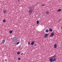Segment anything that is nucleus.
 I'll list each match as a JSON object with an SVG mask.
<instances>
[{
  "label": "nucleus",
  "instance_id": "obj_12",
  "mask_svg": "<svg viewBox=\"0 0 62 62\" xmlns=\"http://www.w3.org/2000/svg\"><path fill=\"white\" fill-rule=\"evenodd\" d=\"M49 31L50 32H52V29H49Z\"/></svg>",
  "mask_w": 62,
  "mask_h": 62
},
{
  "label": "nucleus",
  "instance_id": "obj_5",
  "mask_svg": "<svg viewBox=\"0 0 62 62\" xmlns=\"http://www.w3.org/2000/svg\"><path fill=\"white\" fill-rule=\"evenodd\" d=\"M3 11L4 13H5L7 12V10H6V9L3 10Z\"/></svg>",
  "mask_w": 62,
  "mask_h": 62
},
{
  "label": "nucleus",
  "instance_id": "obj_10",
  "mask_svg": "<svg viewBox=\"0 0 62 62\" xmlns=\"http://www.w3.org/2000/svg\"><path fill=\"white\" fill-rule=\"evenodd\" d=\"M13 32L12 31H9V33L10 34H11Z\"/></svg>",
  "mask_w": 62,
  "mask_h": 62
},
{
  "label": "nucleus",
  "instance_id": "obj_20",
  "mask_svg": "<svg viewBox=\"0 0 62 62\" xmlns=\"http://www.w3.org/2000/svg\"><path fill=\"white\" fill-rule=\"evenodd\" d=\"M41 6H45V5H44V4H42V5H41Z\"/></svg>",
  "mask_w": 62,
  "mask_h": 62
},
{
  "label": "nucleus",
  "instance_id": "obj_11",
  "mask_svg": "<svg viewBox=\"0 0 62 62\" xmlns=\"http://www.w3.org/2000/svg\"><path fill=\"white\" fill-rule=\"evenodd\" d=\"M46 33H48V30L46 29Z\"/></svg>",
  "mask_w": 62,
  "mask_h": 62
},
{
  "label": "nucleus",
  "instance_id": "obj_15",
  "mask_svg": "<svg viewBox=\"0 0 62 62\" xmlns=\"http://www.w3.org/2000/svg\"><path fill=\"white\" fill-rule=\"evenodd\" d=\"M6 20H5L4 19L3 20V22L4 23H5L6 22Z\"/></svg>",
  "mask_w": 62,
  "mask_h": 62
},
{
  "label": "nucleus",
  "instance_id": "obj_7",
  "mask_svg": "<svg viewBox=\"0 0 62 62\" xmlns=\"http://www.w3.org/2000/svg\"><path fill=\"white\" fill-rule=\"evenodd\" d=\"M57 46V45L56 44H55L54 46V47L55 48H56Z\"/></svg>",
  "mask_w": 62,
  "mask_h": 62
},
{
  "label": "nucleus",
  "instance_id": "obj_2",
  "mask_svg": "<svg viewBox=\"0 0 62 62\" xmlns=\"http://www.w3.org/2000/svg\"><path fill=\"white\" fill-rule=\"evenodd\" d=\"M54 32H52V33H51V35H50L49 37H50V38H52L53 37V36H54Z\"/></svg>",
  "mask_w": 62,
  "mask_h": 62
},
{
  "label": "nucleus",
  "instance_id": "obj_6",
  "mask_svg": "<svg viewBox=\"0 0 62 62\" xmlns=\"http://www.w3.org/2000/svg\"><path fill=\"white\" fill-rule=\"evenodd\" d=\"M5 40H3L1 42V43L3 44H4V43L5 42Z\"/></svg>",
  "mask_w": 62,
  "mask_h": 62
},
{
  "label": "nucleus",
  "instance_id": "obj_24",
  "mask_svg": "<svg viewBox=\"0 0 62 62\" xmlns=\"http://www.w3.org/2000/svg\"><path fill=\"white\" fill-rule=\"evenodd\" d=\"M18 1L19 2V1H20L19 0H18Z\"/></svg>",
  "mask_w": 62,
  "mask_h": 62
},
{
  "label": "nucleus",
  "instance_id": "obj_8",
  "mask_svg": "<svg viewBox=\"0 0 62 62\" xmlns=\"http://www.w3.org/2000/svg\"><path fill=\"white\" fill-rule=\"evenodd\" d=\"M16 40V38H14L13 39V40L14 41H15Z\"/></svg>",
  "mask_w": 62,
  "mask_h": 62
},
{
  "label": "nucleus",
  "instance_id": "obj_18",
  "mask_svg": "<svg viewBox=\"0 0 62 62\" xmlns=\"http://www.w3.org/2000/svg\"><path fill=\"white\" fill-rule=\"evenodd\" d=\"M28 44L30 45V42H28Z\"/></svg>",
  "mask_w": 62,
  "mask_h": 62
},
{
  "label": "nucleus",
  "instance_id": "obj_19",
  "mask_svg": "<svg viewBox=\"0 0 62 62\" xmlns=\"http://www.w3.org/2000/svg\"><path fill=\"white\" fill-rule=\"evenodd\" d=\"M19 42H18L17 43V44H16V45H17L18 44H19Z\"/></svg>",
  "mask_w": 62,
  "mask_h": 62
},
{
  "label": "nucleus",
  "instance_id": "obj_21",
  "mask_svg": "<svg viewBox=\"0 0 62 62\" xmlns=\"http://www.w3.org/2000/svg\"><path fill=\"white\" fill-rule=\"evenodd\" d=\"M18 60H21V59H20V58H18Z\"/></svg>",
  "mask_w": 62,
  "mask_h": 62
},
{
  "label": "nucleus",
  "instance_id": "obj_13",
  "mask_svg": "<svg viewBox=\"0 0 62 62\" xmlns=\"http://www.w3.org/2000/svg\"><path fill=\"white\" fill-rule=\"evenodd\" d=\"M61 9H58V12H60L61 11Z\"/></svg>",
  "mask_w": 62,
  "mask_h": 62
},
{
  "label": "nucleus",
  "instance_id": "obj_22",
  "mask_svg": "<svg viewBox=\"0 0 62 62\" xmlns=\"http://www.w3.org/2000/svg\"><path fill=\"white\" fill-rule=\"evenodd\" d=\"M29 9H30L31 8V7H29Z\"/></svg>",
  "mask_w": 62,
  "mask_h": 62
},
{
  "label": "nucleus",
  "instance_id": "obj_3",
  "mask_svg": "<svg viewBox=\"0 0 62 62\" xmlns=\"http://www.w3.org/2000/svg\"><path fill=\"white\" fill-rule=\"evenodd\" d=\"M48 35V34H47L46 33V34H45V36H44V37L45 38H46L47 37Z\"/></svg>",
  "mask_w": 62,
  "mask_h": 62
},
{
  "label": "nucleus",
  "instance_id": "obj_14",
  "mask_svg": "<svg viewBox=\"0 0 62 62\" xmlns=\"http://www.w3.org/2000/svg\"><path fill=\"white\" fill-rule=\"evenodd\" d=\"M49 13V12H46V14H48Z\"/></svg>",
  "mask_w": 62,
  "mask_h": 62
},
{
  "label": "nucleus",
  "instance_id": "obj_16",
  "mask_svg": "<svg viewBox=\"0 0 62 62\" xmlns=\"http://www.w3.org/2000/svg\"><path fill=\"white\" fill-rule=\"evenodd\" d=\"M37 24H38L39 23V21H38L37 22Z\"/></svg>",
  "mask_w": 62,
  "mask_h": 62
},
{
  "label": "nucleus",
  "instance_id": "obj_4",
  "mask_svg": "<svg viewBox=\"0 0 62 62\" xmlns=\"http://www.w3.org/2000/svg\"><path fill=\"white\" fill-rule=\"evenodd\" d=\"M33 12L32 10V9H30L29 10V12L30 14L32 13Z\"/></svg>",
  "mask_w": 62,
  "mask_h": 62
},
{
  "label": "nucleus",
  "instance_id": "obj_25",
  "mask_svg": "<svg viewBox=\"0 0 62 62\" xmlns=\"http://www.w3.org/2000/svg\"><path fill=\"white\" fill-rule=\"evenodd\" d=\"M61 29H62V27H61Z\"/></svg>",
  "mask_w": 62,
  "mask_h": 62
},
{
  "label": "nucleus",
  "instance_id": "obj_17",
  "mask_svg": "<svg viewBox=\"0 0 62 62\" xmlns=\"http://www.w3.org/2000/svg\"><path fill=\"white\" fill-rule=\"evenodd\" d=\"M17 54H20V53L19 52H17Z\"/></svg>",
  "mask_w": 62,
  "mask_h": 62
},
{
  "label": "nucleus",
  "instance_id": "obj_1",
  "mask_svg": "<svg viewBox=\"0 0 62 62\" xmlns=\"http://www.w3.org/2000/svg\"><path fill=\"white\" fill-rule=\"evenodd\" d=\"M52 58H50L49 59V61H50V62H53L55 61H56V59L55 58H54L53 59V58H55L54 56H52Z\"/></svg>",
  "mask_w": 62,
  "mask_h": 62
},
{
  "label": "nucleus",
  "instance_id": "obj_23",
  "mask_svg": "<svg viewBox=\"0 0 62 62\" xmlns=\"http://www.w3.org/2000/svg\"><path fill=\"white\" fill-rule=\"evenodd\" d=\"M34 45L35 46H37V44H35Z\"/></svg>",
  "mask_w": 62,
  "mask_h": 62
},
{
  "label": "nucleus",
  "instance_id": "obj_9",
  "mask_svg": "<svg viewBox=\"0 0 62 62\" xmlns=\"http://www.w3.org/2000/svg\"><path fill=\"white\" fill-rule=\"evenodd\" d=\"M34 42H32L31 44L32 45H33L34 44Z\"/></svg>",
  "mask_w": 62,
  "mask_h": 62
}]
</instances>
